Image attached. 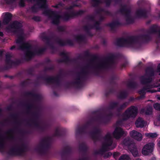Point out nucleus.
<instances>
[{"instance_id": "obj_1", "label": "nucleus", "mask_w": 160, "mask_h": 160, "mask_svg": "<svg viewBox=\"0 0 160 160\" xmlns=\"http://www.w3.org/2000/svg\"><path fill=\"white\" fill-rule=\"evenodd\" d=\"M108 55V56L105 58L101 62L96 65H94L92 63L95 60H99V57L98 55L92 54L91 57L92 58L90 60V63L82 68L81 70L83 69L85 71H88L89 75L90 72L88 69L89 68L92 69L93 72L96 74H98L99 70L112 69L114 63V60L117 58V55L112 53H109Z\"/></svg>"}, {"instance_id": "obj_2", "label": "nucleus", "mask_w": 160, "mask_h": 160, "mask_svg": "<svg viewBox=\"0 0 160 160\" xmlns=\"http://www.w3.org/2000/svg\"><path fill=\"white\" fill-rule=\"evenodd\" d=\"M84 12V11L82 10H79L76 12L72 11L69 12H65L62 16L58 14L55 11H53L51 9H47L44 10L43 13L52 19V24L58 25L60 23V19L68 21L71 19L81 16Z\"/></svg>"}, {"instance_id": "obj_3", "label": "nucleus", "mask_w": 160, "mask_h": 160, "mask_svg": "<svg viewBox=\"0 0 160 160\" xmlns=\"http://www.w3.org/2000/svg\"><path fill=\"white\" fill-rule=\"evenodd\" d=\"M144 75L142 76L140 78L141 83L145 86L142 89L140 90L138 92L140 94H145V91L148 92L153 93L156 91L155 90H149L152 88V86L151 84L153 80L152 77L155 76V72L154 69L151 67H148L145 70Z\"/></svg>"}, {"instance_id": "obj_4", "label": "nucleus", "mask_w": 160, "mask_h": 160, "mask_svg": "<svg viewBox=\"0 0 160 160\" xmlns=\"http://www.w3.org/2000/svg\"><path fill=\"white\" fill-rule=\"evenodd\" d=\"M32 48V45L29 43H24L20 46L19 49L25 51V59L27 61L31 60L36 55L42 54L46 50V48H36L33 51L31 50Z\"/></svg>"}, {"instance_id": "obj_5", "label": "nucleus", "mask_w": 160, "mask_h": 160, "mask_svg": "<svg viewBox=\"0 0 160 160\" xmlns=\"http://www.w3.org/2000/svg\"><path fill=\"white\" fill-rule=\"evenodd\" d=\"M88 71H85L83 69L81 70L80 72L77 73L75 80L72 82H66L64 84L65 87L69 88L73 86L77 88H81L83 87L84 82L88 79Z\"/></svg>"}, {"instance_id": "obj_6", "label": "nucleus", "mask_w": 160, "mask_h": 160, "mask_svg": "<svg viewBox=\"0 0 160 160\" xmlns=\"http://www.w3.org/2000/svg\"><path fill=\"white\" fill-rule=\"evenodd\" d=\"M11 32L17 35L18 38L16 40V43L17 44H20L21 46L24 43V30L22 28V23L17 20L13 21L10 25ZM19 47L18 49H19ZM20 50H21L20 49Z\"/></svg>"}, {"instance_id": "obj_7", "label": "nucleus", "mask_w": 160, "mask_h": 160, "mask_svg": "<svg viewBox=\"0 0 160 160\" xmlns=\"http://www.w3.org/2000/svg\"><path fill=\"white\" fill-rule=\"evenodd\" d=\"M51 146L50 138L49 137L42 139L35 150L41 156L46 155Z\"/></svg>"}, {"instance_id": "obj_8", "label": "nucleus", "mask_w": 160, "mask_h": 160, "mask_svg": "<svg viewBox=\"0 0 160 160\" xmlns=\"http://www.w3.org/2000/svg\"><path fill=\"white\" fill-rule=\"evenodd\" d=\"M135 37L132 36H129L126 38H118L115 44L120 47H127L135 48L134 42L136 40Z\"/></svg>"}, {"instance_id": "obj_9", "label": "nucleus", "mask_w": 160, "mask_h": 160, "mask_svg": "<svg viewBox=\"0 0 160 160\" xmlns=\"http://www.w3.org/2000/svg\"><path fill=\"white\" fill-rule=\"evenodd\" d=\"M26 146L22 144L21 146L16 145L12 147L9 150L8 154L12 156H22L25 152Z\"/></svg>"}, {"instance_id": "obj_10", "label": "nucleus", "mask_w": 160, "mask_h": 160, "mask_svg": "<svg viewBox=\"0 0 160 160\" xmlns=\"http://www.w3.org/2000/svg\"><path fill=\"white\" fill-rule=\"evenodd\" d=\"M32 118L29 120L35 127L42 132H44L46 129V126L44 125H40L38 122L39 114L38 112H34L32 113Z\"/></svg>"}, {"instance_id": "obj_11", "label": "nucleus", "mask_w": 160, "mask_h": 160, "mask_svg": "<svg viewBox=\"0 0 160 160\" xmlns=\"http://www.w3.org/2000/svg\"><path fill=\"white\" fill-rule=\"evenodd\" d=\"M138 112L137 107L132 106L128 108L123 114V119L127 120L131 118H134L137 116Z\"/></svg>"}, {"instance_id": "obj_12", "label": "nucleus", "mask_w": 160, "mask_h": 160, "mask_svg": "<svg viewBox=\"0 0 160 160\" xmlns=\"http://www.w3.org/2000/svg\"><path fill=\"white\" fill-rule=\"evenodd\" d=\"M121 6L122 8L119 9L118 12L125 16L126 17V22L128 24L132 23L134 21L130 16L131 12L130 9L127 8V5L126 4L124 5H121Z\"/></svg>"}, {"instance_id": "obj_13", "label": "nucleus", "mask_w": 160, "mask_h": 160, "mask_svg": "<svg viewBox=\"0 0 160 160\" xmlns=\"http://www.w3.org/2000/svg\"><path fill=\"white\" fill-rule=\"evenodd\" d=\"M128 104V102H125L122 104L119 105L118 102H112L110 103L108 108L110 110H113L115 108L118 112H120L125 108Z\"/></svg>"}, {"instance_id": "obj_14", "label": "nucleus", "mask_w": 160, "mask_h": 160, "mask_svg": "<svg viewBox=\"0 0 160 160\" xmlns=\"http://www.w3.org/2000/svg\"><path fill=\"white\" fill-rule=\"evenodd\" d=\"M93 123L90 120L82 127H78L76 130V134L78 135H84L88 133V130L90 126H92Z\"/></svg>"}, {"instance_id": "obj_15", "label": "nucleus", "mask_w": 160, "mask_h": 160, "mask_svg": "<svg viewBox=\"0 0 160 160\" xmlns=\"http://www.w3.org/2000/svg\"><path fill=\"white\" fill-rule=\"evenodd\" d=\"M94 22L95 23L92 25H85L83 27V29L86 32L87 34L91 37H92L93 35L91 32L90 29H95L96 30H100L101 29V27L100 26V23L99 21L95 20Z\"/></svg>"}, {"instance_id": "obj_16", "label": "nucleus", "mask_w": 160, "mask_h": 160, "mask_svg": "<svg viewBox=\"0 0 160 160\" xmlns=\"http://www.w3.org/2000/svg\"><path fill=\"white\" fill-rule=\"evenodd\" d=\"M147 32L150 34L157 35L158 38L156 40V43L158 44L160 42V27L157 25L153 24Z\"/></svg>"}, {"instance_id": "obj_17", "label": "nucleus", "mask_w": 160, "mask_h": 160, "mask_svg": "<svg viewBox=\"0 0 160 160\" xmlns=\"http://www.w3.org/2000/svg\"><path fill=\"white\" fill-rule=\"evenodd\" d=\"M71 152V148L69 146H65L60 152L61 160H68V158Z\"/></svg>"}, {"instance_id": "obj_18", "label": "nucleus", "mask_w": 160, "mask_h": 160, "mask_svg": "<svg viewBox=\"0 0 160 160\" xmlns=\"http://www.w3.org/2000/svg\"><path fill=\"white\" fill-rule=\"evenodd\" d=\"M55 37L54 36L50 37L46 35L45 32H43L40 35L41 38L43 41L46 42V44L52 50H54L55 47L51 42V39H54Z\"/></svg>"}, {"instance_id": "obj_19", "label": "nucleus", "mask_w": 160, "mask_h": 160, "mask_svg": "<svg viewBox=\"0 0 160 160\" xmlns=\"http://www.w3.org/2000/svg\"><path fill=\"white\" fill-rule=\"evenodd\" d=\"M135 37L136 40L134 42L135 48H136V45L138 43L139 41L141 39L145 42H148L151 40V37L148 34H142L139 36H132Z\"/></svg>"}, {"instance_id": "obj_20", "label": "nucleus", "mask_w": 160, "mask_h": 160, "mask_svg": "<svg viewBox=\"0 0 160 160\" xmlns=\"http://www.w3.org/2000/svg\"><path fill=\"white\" fill-rule=\"evenodd\" d=\"M112 143L104 142L102 144L101 148L98 151L95 152V153L97 154H99L101 155H103L104 154V152L108 150L113 149L114 148L115 146L112 148L111 149H109V147L111 146L112 145Z\"/></svg>"}, {"instance_id": "obj_21", "label": "nucleus", "mask_w": 160, "mask_h": 160, "mask_svg": "<svg viewBox=\"0 0 160 160\" xmlns=\"http://www.w3.org/2000/svg\"><path fill=\"white\" fill-rule=\"evenodd\" d=\"M55 41L56 43L59 46L61 47H64L67 45L73 46L74 43L72 40L68 39L66 41L60 39L59 37H56Z\"/></svg>"}, {"instance_id": "obj_22", "label": "nucleus", "mask_w": 160, "mask_h": 160, "mask_svg": "<svg viewBox=\"0 0 160 160\" xmlns=\"http://www.w3.org/2000/svg\"><path fill=\"white\" fill-rule=\"evenodd\" d=\"M63 76V72L62 70H61L59 74L56 77H51V79L50 81V83H54L57 87H60L61 86V79Z\"/></svg>"}, {"instance_id": "obj_23", "label": "nucleus", "mask_w": 160, "mask_h": 160, "mask_svg": "<svg viewBox=\"0 0 160 160\" xmlns=\"http://www.w3.org/2000/svg\"><path fill=\"white\" fill-rule=\"evenodd\" d=\"M94 131L90 132V136L92 139L95 142L100 140L101 131L99 129L94 128Z\"/></svg>"}, {"instance_id": "obj_24", "label": "nucleus", "mask_w": 160, "mask_h": 160, "mask_svg": "<svg viewBox=\"0 0 160 160\" xmlns=\"http://www.w3.org/2000/svg\"><path fill=\"white\" fill-rule=\"evenodd\" d=\"M60 55L63 56V58L62 59H58L57 60L58 62L59 63H68L71 62H76V59H71L67 55V54L64 52H62Z\"/></svg>"}, {"instance_id": "obj_25", "label": "nucleus", "mask_w": 160, "mask_h": 160, "mask_svg": "<svg viewBox=\"0 0 160 160\" xmlns=\"http://www.w3.org/2000/svg\"><path fill=\"white\" fill-rule=\"evenodd\" d=\"M154 144L152 143H149L145 145L142 151L143 154L145 155H148L153 151Z\"/></svg>"}, {"instance_id": "obj_26", "label": "nucleus", "mask_w": 160, "mask_h": 160, "mask_svg": "<svg viewBox=\"0 0 160 160\" xmlns=\"http://www.w3.org/2000/svg\"><path fill=\"white\" fill-rule=\"evenodd\" d=\"M124 132L121 128L116 127L112 133L113 137L116 139H119L124 135Z\"/></svg>"}, {"instance_id": "obj_27", "label": "nucleus", "mask_w": 160, "mask_h": 160, "mask_svg": "<svg viewBox=\"0 0 160 160\" xmlns=\"http://www.w3.org/2000/svg\"><path fill=\"white\" fill-rule=\"evenodd\" d=\"M10 117L14 120L15 123L17 125V126L15 128V129L18 130V132L20 134H23L25 132L22 130L18 129V126L21 125V122L18 120V114L14 113L11 114L10 115Z\"/></svg>"}, {"instance_id": "obj_28", "label": "nucleus", "mask_w": 160, "mask_h": 160, "mask_svg": "<svg viewBox=\"0 0 160 160\" xmlns=\"http://www.w3.org/2000/svg\"><path fill=\"white\" fill-rule=\"evenodd\" d=\"M148 11L146 9H139L135 12L136 16L139 18L147 17Z\"/></svg>"}, {"instance_id": "obj_29", "label": "nucleus", "mask_w": 160, "mask_h": 160, "mask_svg": "<svg viewBox=\"0 0 160 160\" xmlns=\"http://www.w3.org/2000/svg\"><path fill=\"white\" fill-rule=\"evenodd\" d=\"M131 137L138 141L142 140V134L135 130H133L130 133Z\"/></svg>"}, {"instance_id": "obj_30", "label": "nucleus", "mask_w": 160, "mask_h": 160, "mask_svg": "<svg viewBox=\"0 0 160 160\" xmlns=\"http://www.w3.org/2000/svg\"><path fill=\"white\" fill-rule=\"evenodd\" d=\"M22 63V60L21 59H17L15 61L12 60L8 65V67L5 66L4 67V69L5 70H7L8 68H12V66H18Z\"/></svg>"}, {"instance_id": "obj_31", "label": "nucleus", "mask_w": 160, "mask_h": 160, "mask_svg": "<svg viewBox=\"0 0 160 160\" xmlns=\"http://www.w3.org/2000/svg\"><path fill=\"white\" fill-rule=\"evenodd\" d=\"M122 24V23L116 20L112 21L111 23L106 24L105 26L110 27L112 30L114 31L115 30L116 28L121 26Z\"/></svg>"}, {"instance_id": "obj_32", "label": "nucleus", "mask_w": 160, "mask_h": 160, "mask_svg": "<svg viewBox=\"0 0 160 160\" xmlns=\"http://www.w3.org/2000/svg\"><path fill=\"white\" fill-rule=\"evenodd\" d=\"M24 96L27 97H31L37 101L41 99V96L38 94H36L32 92H26L24 93Z\"/></svg>"}, {"instance_id": "obj_33", "label": "nucleus", "mask_w": 160, "mask_h": 160, "mask_svg": "<svg viewBox=\"0 0 160 160\" xmlns=\"http://www.w3.org/2000/svg\"><path fill=\"white\" fill-rule=\"evenodd\" d=\"M66 130L63 128H56L54 136L56 137H62L66 134Z\"/></svg>"}, {"instance_id": "obj_34", "label": "nucleus", "mask_w": 160, "mask_h": 160, "mask_svg": "<svg viewBox=\"0 0 160 160\" xmlns=\"http://www.w3.org/2000/svg\"><path fill=\"white\" fill-rule=\"evenodd\" d=\"M123 144L128 147V149L129 148H131L135 145L133 141L129 137H127L125 138L123 141Z\"/></svg>"}, {"instance_id": "obj_35", "label": "nucleus", "mask_w": 160, "mask_h": 160, "mask_svg": "<svg viewBox=\"0 0 160 160\" xmlns=\"http://www.w3.org/2000/svg\"><path fill=\"white\" fill-rule=\"evenodd\" d=\"M12 15L8 12L5 13L3 20V23L4 25L8 24L10 21L12 17Z\"/></svg>"}, {"instance_id": "obj_36", "label": "nucleus", "mask_w": 160, "mask_h": 160, "mask_svg": "<svg viewBox=\"0 0 160 160\" xmlns=\"http://www.w3.org/2000/svg\"><path fill=\"white\" fill-rule=\"evenodd\" d=\"M128 95L127 91H124L120 92L117 95V98L119 99L123 100L125 99Z\"/></svg>"}, {"instance_id": "obj_37", "label": "nucleus", "mask_w": 160, "mask_h": 160, "mask_svg": "<svg viewBox=\"0 0 160 160\" xmlns=\"http://www.w3.org/2000/svg\"><path fill=\"white\" fill-rule=\"evenodd\" d=\"M79 149L80 151L82 152L83 155L84 156L86 155L88 148L85 143H82L80 144L79 146Z\"/></svg>"}, {"instance_id": "obj_38", "label": "nucleus", "mask_w": 160, "mask_h": 160, "mask_svg": "<svg viewBox=\"0 0 160 160\" xmlns=\"http://www.w3.org/2000/svg\"><path fill=\"white\" fill-rule=\"evenodd\" d=\"M145 122L142 118H138L135 122V125L137 127L142 128L144 127Z\"/></svg>"}, {"instance_id": "obj_39", "label": "nucleus", "mask_w": 160, "mask_h": 160, "mask_svg": "<svg viewBox=\"0 0 160 160\" xmlns=\"http://www.w3.org/2000/svg\"><path fill=\"white\" fill-rule=\"evenodd\" d=\"M128 149L134 157H136L138 156V152L137 149L135 145L131 148H129Z\"/></svg>"}, {"instance_id": "obj_40", "label": "nucleus", "mask_w": 160, "mask_h": 160, "mask_svg": "<svg viewBox=\"0 0 160 160\" xmlns=\"http://www.w3.org/2000/svg\"><path fill=\"white\" fill-rule=\"evenodd\" d=\"M47 0H38L37 2V5L40 8H45L47 7Z\"/></svg>"}, {"instance_id": "obj_41", "label": "nucleus", "mask_w": 160, "mask_h": 160, "mask_svg": "<svg viewBox=\"0 0 160 160\" xmlns=\"http://www.w3.org/2000/svg\"><path fill=\"white\" fill-rule=\"evenodd\" d=\"M91 4L93 7L97 8L99 5L102 3L101 0H90Z\"/></svg>"}, {"instance_id": "obj_42", "label": "nucleus", "mask_w": 160, "mask_h": 160, "mask_svg": "<svg viewBox=\"0 0 160 160\" xmlns=\"http://www.w3.org/2000/svg\"><path fill=\"white\" fill-rule=\"evenodd\" d=\"M115 92V89L113 87L110 88H108L105 90V95L106 97H108L109 95L114 93Z\"/></svg>"}, {"instance_id": "obj_43", "label": "nucleus", "mask_w": 160, "mask_h": 160, "mask_svg": "<svg viewBox=\"0 0 160 160\" xmlns=\"http://www.w3.org/2000/svg\"><path fill=\"white\" fill-rule=\"evenodd\" d=\"M110 120L106 116H102L100 115V122L104 124H106L108 123Z\"/></svg>"}, {"instance_id": "obj_44", "label": "nucleus", "mask_w": 160, "mask_h": 160, "mask_svg": "<svg viewBox=\"0 0 160 160\" xmlns=\"http://www.w3.org/2000/svg\"><path fill=\"white\" fill-rule=\"evenodd\" d=\"M127 86L128 88L131 89H135L137 87V84L135 82L130 81L128 82Z\"/></svg>"}, {"instance_id": "obj_45", "label": "nucleus", "mask_w": 160, "mask_h": 160, "mask_svg": "<svg viewBox=\"0 0 160 160\" xmlns=\"http://www.w3.org/2000/svg\"><path fill=\"white\" fill-rule=\"evenodd\" d=\"M51 76L46 77L43 76H41L38 77L37 78V80H42L45 81L46 82L48 83H50V81L51 79Z\"/></svg>"}, {"instance_id": "obj_46", "label": "nucleus", "mask_w": 160, "mask_h": 160, "mask_svg": "<svg viewBox=\"0 0 160 160\" xmlns=\"http://www.w3.org/2000/svg\"><path fill=\"white\" fill-rule=\"evenodd\" d=\"M104 139L105 142L112 143L113 142V140L111 138L110 134L107 133L104 137Z\"/></svg>"}, {"instance_id": "obj_47", "label": "nucleus", "mask_w": 160, "mask_h": 160, "mask_svg": "<svg viewBox=\"0 0 160 160\" xmlns=\"http://www.w3.org/2000/svg\"><path fill=\"white\" fill-rule=\"evenodd\" d=\"M29 79H27L22 81L20 83V86L22 88H25L28 86L30 84Z\"/></svg>"}, {"instance_id": "obj_48", "label": "nucleus", "mask_w": 160, "mask_h": 160, "mask_svg": "<svg viewBox=\"0 0 160 160\" xmlns=\"http://www.w3.org/2000/svg\"><path fill=\"white\" fill-rule=\"evenodd\" d=\"M12 58L11 55L10 53H7L6 55L5 62L7 65H8L12 60L11 59Z\"/></svg>"}, {"instance_id": "obj_49", "label": "nucleus", "mask_w": 160, "mask_h": 160, "mask_svg": "<svg viewBox=\"0 0 160 160\" xmlns=\"http://www.w3.org/2000/svg\"><path fill=\"white\" fill-rule=\"evenodd\" d=\"M76 40L78 42H82L85 41V37L82 35H77L75 38Z\"/></svg>"}, {"instance_id": "obj_50", "label": "nucleus", "mask_w": 160, "mask_h": 160, "mask_svg": "<svg viewBox=\"0 0 160 160\" xmlns=\"http://www.w3.org/2000/svg\"><path fill=\"white\" fill-rule=\"evenodd\" d=\"M146 137L149 138H156L158 136V134L156 133H149L145 134Z\"/></svg>"}, {"instance_id": "obj_51", "label": "nucleus", "mask_w": 160, "mask_h": 160, "mask_svg": "<svg viewBox=\"0 0 160 160\" xmlns=\"http://www.w3.org/2000/svg\"><path fill=\"white\" fill-rule=\"evenodd\" d=\"M14 129H10L6 132V133L7 134L11 135L10 137V138L12 139H14V137L12 134L14 133Z\"/></svg>"}, {"instance_id": "obj_52", "label": "nucleus", "mask_w": 160, "mask_h": 160, "mask_svg": "<svg viewBox=\"0 0 160 160\" xmlns=\"http://www.w3.org/2000/svg\"><path fill=\"white\" fill-rule=\"evenodd\" d=\"M93 123L94 122L98 121L100 122V115H98L96 116L92 117L89 119Z\"/></svg>"}, {"instance_id": "obj_53", "label": "nucleus", "mask_w": 160, "mask_h": 160, "mask_svg": "<svg viewBox=\"0 0 160 160\" xmlns=\"http://www.w3.org/2000/svg\"><path fill=\"white\" fill-rule=\"evenodd\" d=\"M33 105L32 104L30 103L26 105L27 110V112L28 114H29L30 112L31 109L33 108Z\"/></svg>"}, {"instance_id": "obj_54", "label": "nucleus", "mask_w": 160, "mask_h": 160, "mask_svg": "<svg viewBox=\"0 0 160 160\" xmlns=\"http://www.w3.org/2000/svg\"><path fill=\"white\" fill-rule=\"evenodd\" d=\"M129 156L126 154H123L120 157L119 160H130Z\"/></svg>"}, {"instance_id": "obj_55", "label": "nucleus", "mask_w": 160, "mask_h": 160, "mask_svg": "<svg viewBox=\"0 0 160 160\" xmlns=\"http://www.w3.org/2000/svg\"><path fill=\"white\" fill-rule=\"evenodd\" d=\"M152 113V108L151 107L148 108L145 111V114L147 115H150Z\"/></svg>"}, {"instance_id": "obj_56", "label": "nucleus", "mask_w": 160, "mask_h": 160, "mask_svg": "<svg viewBox=\"0 0 160 160\" xmlns=\"http://www.w3.org/2000/svg\"><path fill=\"white\" fill-rule=\"evenodd\" d=\"M104 9L101 8H99L95 10L96 13L98 15H101V13L102 12H104Z\"/></svg>"}, {"instance_id": "obj_57", "label": "nucleus", "mask_w": 160, "mask_h": 160, "mask_svg": "<svg viewBox=\"0 0 160 160\" xmlns=\"http://www.w3.org/2000/svg\"><path fill=\"white\" fill-rule=\"evenodd\" d=\"M57 29L59 32H64L65 31V28L63 26H58L57 27Z\"/></svg>"}, {"instance_id": "obj_58", "label": "nucleus", "mask_w": 160, "mask_h": 160, "mask_svg": "<svg viewBox=\"0 0 160 160\" xmlns=\"http://www.w3.org/2000/svg\"><path fill=\"white\" fill-rule=\"evenodd\" d=\"M32 19L36 22H40L41 20V17L38 16H34L32 18Z\"/></svg>"}, {"instance_id": "obj_59", "label": "nucleus", "mask_w": 160, "mask_h": 160, "mask_svg": "<svg viewBox=\"0 0 160 160\" xmlns=\"http://www.w3.org/2000/svg\"><path fill=\"white\" fill-rule=\"evenodd\" d=\"M51 66L50 67H45L43 71L46 72L48 70H53L54 69V66L52 65H51Z\"/></svg>"}, {"instance_id": "obj_60", "label": "nucleus", "mask_w": 160, "mask_h": 160, "mask_svg": "<svg viewBox=\"0 0 160 160\" xmlns=\"http://www.w3.org/2000/svg\"><path fill=\"white\" fill-rule=\"evenodd\" d=\"M87 19L91 21L94 22L95 21V17L93 16L88 15L87 16Z\"/></svg>"}, {"instance_id": "obj_61", "label": "nucleus", "mask_w": 160, "mask_h": 160, "mask_svg": "<svg viewBox=\"0 0 160 160\" xmlns=\"http://www.w3.org/2000/svg\"><path fill=\"white\" fill-rule=\"evenodd\" d=\"M153 107L156 110L160 111V104L158 103H155L153 105Z\"/></svg>"}, {"instance_id": "obj_62", "label": "nucleus", "mask_w": 160, "mask_h": 160, "mask_svg": "<svg viewBox=\"0 0 160 160\" xmlns=\"http://www.w3.org/2000/svg\"><path fill=\"white\" fill-rule=\"evenodd\" d=\"M31 9L32 12L34 13L37 12L38 10V8L35 6V5L32 6L31 8Z\"/></svg>"}, {"instance_id": "obj_63", "label": "nucleus", "mask_w": 160, "mask_h": 160, "mask_svg": "<svg viewBox=\"0 0 160 160\" xmlns=\"http://www.w3.org/2000/svg\"><path fill=\"white\" fill-rule=\"evenodd\" d=\"M26 72L28 74L32 75L34 72V69L32 68H29L26 70Z\"/></svg>"}, {"instance_id": "obj_64", "label": "nucleus", "mask_w": 160, "mask_h": 160, "mask_svg": "<svg viewBox=\"0 0 160 160\" xmlns=\"http://www.w3.org/2000/svg\"><path fill=\"white\" fill-rule=\"evenodd\" d=\"M116 79V77L115 76L112 77L110 78V84L111 85L115 84V82L114 81Z\"/></svg>"}]
</instances>
